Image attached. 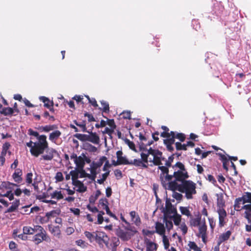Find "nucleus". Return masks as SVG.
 <instances>
[{
    "mask_svg": "<svg viewBox=\"0 0 251 251\" xmlns=\"http://www.w3.org/2000/svg\"><path fill=\"white\" fill-rule=\"evenodd\" d=\"M3 187H4L6 189H13L15 187L19 186L17 184L10 182L9 181L3 182L2 183Z\"/></svg>",
    "mask_w": 251,
    "mask_h": 251,
    "instance_id": "nucleus-39",
    "label": "nucleus"
},
{
    "mask_svg": "<svg viewBox=\"0 0 251 251\" xmlns=\"http://www.w3.org/2000/svg\"><path fill=\"white\" fill-rule=\"evenodd\" d=\"M216 195L217 197V205L218 209H225L224 207L225 206V201L224 200L223 194H217Z\"/></svg>",
    "mask_w": 251,
    "mask_h": 251,
    "instance_id": "nucleus-17",
    "label": "nucleus"
},
{
    "mask_svg": "<svg viewBox=\"0 0 251 251\" xmlns=\"http://www.w3.org/2000/svg\"><path fill=\"white\" fill-rule=\"evenodd\" d=\"M22 171L20 169H16L15 172L13 174L12 177L14 181L17 184L22 183L23 181L22 177Z\"/></svg>",
    "mask_w": 251,
    "mask_h": 251,
    "instance_id": "nucleus-14",
    "label": "nucleus"
},
{
    "mask_svg": "<svg viewBox=\"0 0 251 251\" xmlns=\"http://www.w3.org/2000/svg\"><path fill=\"white\" fill-rule=\"evenodd\" d=\"M242 199L243 200V204L246 202H249L251 203V192H245L242 197Z\"/></svg>",
    "mask_w": 251,
    "mask_h": 251,
    "instance_id": "nucleus-35",
    "label": "nucleus"
},
{
    "mask_svg": "<svg viewBox=\"0 0 251 251\" xmlns=\"http://www.w3.org/2000/svg\"><path fill=\"white\" fill-rule=\"evenodd\" d=\"M0 113L5 116L12 115L14 113V109L11 107H4L0 111Z\"/></svg>",
    "mask_w": 251,
    "mask_h": 251,
    "instance_id": "nucleus-36",
    "label": "nucleus"
},
{
    "mask_svg": "<svg viewBox=\"0 0 251 251\" xmlns=\"http://www.w3.org/2000/svg\"><path fill=\"white\" fill-rule=\"evenodd\" d=\"M179 210L182 215L187 217L191 216V212L188 207L180 206Z\"/></svg>",
    "mask_w": 251,
    "mask_h": 251,
    "instance_id": "nucleus-42",
    "label": "nucleus"
},
{
    "mask_svg": "<svg viewBox=\"0 0 251 251\" xmlns=\"http://www.w3.org/2000/svg\"><path fill=\"white\" fill-rule=\"evenodd\" d=\"M23 233L25 234H33L35 233L36 226L34 228H31L30 226H25L23 227Z\"/></svg>",
    "mask_w": 251,
    "mask_h": 251,
    "instance_id": "nucleus-34",
    "label": "nucleus"
},
{
    "mask_svg": "<svg viewBox=\"0 0 251 251\" xmlns=\"http://www.w3.org/2000/svg\"><path fill=\"white\" fill-rule=\"evenodd\" d=\"M106 157L103 156L101 157L97 162H93L91 165V170L94 171L95 172H97V169L102 165L104 162L106 160Z\"/></svg>",
    "mask_w": 251,
    "mask_h": 251,
    "instance_id": "nucleus-13",
    "label": "nucleus"
},
{
    "mask_svg": "<svg viewBox=\"0 0 251 251\" xmlns=\"http://www.w3.org/2000/svg\"><path fill=\"white\" fill-rule=\"evenodd\" d=\"M89 134H83L76 133L74 135V137L82 142L89 141L94 144H99L100 141V137L96 132H89Z\"/></svg>",
    "mask_w": 251,
    "mask_h": 251,
    "instance_id": "nucleus-4",
    "label": "nucleus"
},
{
    "mask_svg": "<svg viewBox=\"0 0 251 251\" xmlns=\"http://www.w3.org/2000/svg\"><path fill=\"white\" fill-rule=\"evenodd\" d=\"M61 132L58 130L50 133L49 135V140L52 142H55L61 136Z\"/></svg>",
    "mask_w": 251,
    "mask_h": 251,
    "instance_id": "nucleus-24",
    "label": "nucleus"
},
{
    "mask_svg": "<svg viewBox=\"0 0 251 251\" xmlns=\"http://www.w3.org/2000/svg\"><path fill=\"white\" fill-rule=\"evenodd\" d=\"M146 251H153L156 250L157 248V244L150 241L149 240H146Z\"/></svg>",
    "mask_w": 251,
    "mask_h": 251,
    "instance_id": "nucleus-22",
    "label": "nucleus"
},
{
    "mask_svg": "<svg viewBox=\"0 0 251 251\" xmlns=\"http://www.w3.org/2000/svg\"><path fill=\"white\" fill-rule=\"evenodd\" d=\"M91 174H88L87 176V177H88L89 179H91V180L95 181L97 175L99 173V172H95L94 171H93L92 170H90Z\"/></svg>",
    "mask_w": 251,
    "mask_h": 251,
    "instance_id": "nucleus-49",
    "label": "nucleus"
},
{
    "mask_svg": "<svg viewBox=\"0 0 251 251\" xmlns=\"http://www.w3.org/2000/svg\"><path fill=\"white\" fill-rule=\"evenodd\" d=\"M126 142L130 149L134 151H136L135 144L132 141H130L129 140L126 139Z\"/></svg>",
    "mask_w": 251,
    "mask_h": 251,
    "instance_id": "nucleus-62",
    "label": "nucleus"
},
{
    "mask_svg": "<svg viewBox=\"0 0 251 251\" xmlns=\"http://www.w3.org/2000/svg\"><path fill=\"white\" fill-rule=\"evenodd\" d=\"M75 163L78 167L82 168L84 165V162L81 156L78 157L75 160Z\"/></svg>",
    "mask_w": 251,
    "mask_h": 251,
    "instance_id": "nucleus-46",
    "label": "nucleus"
},
{
    "mask_svg": "<svg viewBox=\"0 0 251 251\" xmlns=\"http://www.w3.org/2000/svg\"><path fill=\"white\" fill-rule=\"evenodd\" d=\"M241 202H243V200L242 199V197L236 199L234 205L235 210L236 211H239L240 210V204Z\"/></svg>",
    "mask_w": 251,
    "mask_h": 251,
    "instance_id": "nucleus-43",
    "label": "nucleus"
},
{
    "mask_svg": "<svg viewBox=\"0 0 251 251\" xmlns=\"http://www.w3.org/2000/svg\"><path fill=\"white\" fill-rule=\"evenodd\" d=\"M36 229L35 232L39 231V233L36 234L33 237V241L36 244L38 245L43 241H48L50 240V238L47 235L46 231L42 226H36Z\"/></svg>",
    "mask_w": 251,
    "mask_h": 251,
    "instance_id": "nucleus-5",
    "label": "nucleus"
},
{
    "mask_svg": "<svg viewBox=\"0 0 251 251\" xmlns=\"http://www.w3.org/2000/svg\"><path fill=\"white\" fill-rule=\"evenodd\" d=\"M163 242L165 249H168L170 246L169 241L167 236L165 235H162Z\"/></svg>",
    "mask_w": 251,
    "mask_h": 251,
    "instance_id": "nucleus-52",
    "label": "nucleus"
},
{
    "mask_svg": "<svg viewBox=\"0 0 251 251\" xmlns=\"http://www.w3.org/2000/svg\"><path fill=\"white\" fill-rule=\"evenodd\" d=\"M165 209H163V212L164 213V216H169V212L170 210L174 207L171 203V202L169 199H167L165 202Z\"/></svg>",
    "mask_w": 251,
    "mask_h": 251,
    "instance_id": "nucleus-19",
    "label": "nucleus"
},
{
    "mask_svg": "<svg viewBox=\"0 0 251 251\" xmlns=\"http://www.w3.org/2000/svg\"><path fill=\"white\" fill-rule=\"evenodd\" d=\"M128 165H134L136 167H142L144 168H147L148 165L142 162L141 159H134L133 160L129 161Z\"/></svg>",
    "mask_w": 251,
    "mask_h": 251,
    "instance_id": "nucleus-20",
    "label": "nucleus"
},
{
    "mask_svg": "<svg viewBox=\"0 0 251 251\" xmlns=\"http://www.w3.org/2000/svg\"><path fill=\"white\" fill-rule=\"evenodd\" d=\"M95 236V241L99 244L100 246L103 247V245H105L106 247H108L109 239L105 232L97 231Z\"/></svg>",
    "mask_w": 251,
    "mask_h": 251,
    "instance_id": "nucleus-8",
    "label": "nucleus"
},
{
    "mask_svg": "<svg viewBox=\"0 0 251 251\" xmlns=\"http://www.w3.org/2000/svg\"><path fill=\"white\" fill-rule=\"evenodd\" d=\"M231 235V232L228 230L220 235L218 238V246H219L223 242L227 240Z\"/></svg>",
    "mask_w": 251,
    "mask_h": 251,
    "instance_id": "nucleus-16",
    "label": "nucleus"
},
{
    "mask_svg": "<svg viewBox=\"0 0 251 251\" xmlns=\"http://www.w3.org/2000/svg\"><path fill=\"white\" fill-rule=\"evenodd\" d=\"M123 152L122 151H118L116 152L117 160L115 163H114V166L118 165H128L129 161L126 159L125 157L122 156Z\"/></svg>",
    "mask_w": 251,
    "mask_h": 251,
    "instance_id": "nucleus-10",
    "label": "nucleus"
},
{
    "mask_svg": "<svg viewBox=\"0 0 251 251\" xmlns=\"http://www.w3.org/2000/svg\"><path fill=\"white\" fill-rule=\"evenodd\" d=\"M169 176H171L169 178H166L167 175L165 174L164 176H159V179L161 184H163L164 186L166 185L167 181H171L173 177H175L177 181H180L181 183H183V181H187L186 179H187L189 176L187 170L185 171H175L173 175L169 174Z\"/></svg>",
    "mask_w": 251,
    "mask_h": 251,
    "instance_id": "nucleus-2",
    "label": "nucleus"
},
{
    "mask_svg": "<svg viewBox=\"0 0 251 251\" xmlns=\"http://www.w3.org/2000/svg\"><path fill=\"white\" fill-rule=\"evenodd\" d=\"M60 214V211L58 210H52L50 212H47L46 214L48 217L49 220L52 218L56 217Z\"/></svg>",
    "mask_w": 251,
    "mask_h": 251,
    "instance_id": "nucleus-40",
    "label": "nucleus"
},
{
    "mask_svg": "<svg viewBox=\"0 0 251 251\" xmlns=\"http://www.w3.org/2000/svg\"><path fill=\"white\" fill-rule=\"evenodd\" d=\"M217 212L219 215V226L220 227H223L226 224V212L225 209H217Z\"/></svg>",
    "mask_w": 251,
    "mask_h": 251,
    "instance_id": "nucleus-11",
    "label": "nucleus"
},
{
    "mask_svg": "<svg viewBox=\"0 0 251 251\" xmlns=\"http://www.w3.org/2000/svg\"><path fill=\"white\" fill-rule=\"evenodd\" d=\"M20 200L17 199L12 203V205L10 206L5 212L6 213H11L14 212L17 210L20 205Z\"/></svg>",
    "mask_w": 251,
    "mask_h": 251,
    "instance_id": "nucleus-23",
    "label": "nucleus"
},
{
    "mask_svg": "<svg viewBox=\"0 0 251 251\" xmlns=\"http://www.w3.org/2000/svg\"><path fill=\"white\" fill-rule=\"evenodd\" d=\"M244 217L247 219L250 225H246V230L248 232L251 231V213L244 212Z\"/></svg>",
    "mask_w": 251,
    "mask_h": 251,
    "instance_id": "nucleus-31",
    "label": "nucleus"
},
{
    "mask_svg": "<svg viewBox=\"0 0 251 251\" xmlns=\"http://www.w3.org/2000/svg\"><path fill=\"white\" fill-rule=\"evenodd\" d=\"M73 184L78 188L77 191L79 192H84L87 190V187L85 186L84 184L80 180H76L73 182Z\"/></svg>",
    "mask_w": 251,
    "mask_h": 251,
    "instance_id": "nucleus-21",
    "label": "nucleus"
},
{
    "mask_svg": "<svg viewBox=\"0 0 251 251\" xmlns=\"http://www.w3.org/2000/svg\"><path fill=\"white\" fill-rule=\"evenodd\" d=\"M74 123L76 126L81 127L83 132H87L86 122L85 121H83L81 123H78L76 120H75L74 121Z\"/></svg>",
    "mask_w": 251,
    "mask_h": 251,
    "instance_id": "nucleus-41",
    "label": "nucleus"
},
{
    "mask_svg": "<svg viewBox=\"0 0 251 251\" xmlns=\"http://www.w3.org/2000/svg\"><path fill=\"white\" fill-rule=\"evenodd\" d=\"M132 221H134L136 225H138L141 223V220L139 215L135 211H131L129 213Z\"/></svg>",
    "mask_w": 251,
    "mask_h": 251,
    "instance_id": "nucleus-28",
    "label": "nucleus"
},
{
    "mask_svg": "<svg viewBox=\"0 0 251 251\" xmlns=\"http://www.w3.org/2000/svg\"><path fill=\"white\" fill-rule=\"evenodd\" d=\"M196 184L191 180L183 181L180 184L179 191L185 194L186 198L188 199H192L193 195L197 193L196 190Z\"/></svg>",
    "mask_w": 251,
    "mask_h": 251,
    "instance_id": "nucleus-3",
    "label": "nucleus"
},
{
    "mask_svg": "<svg viewBox=\"0 0 251 251\" xmlns=\"http://www.w3.org/2000/svg\"><path fill=\"white\" fill-rule=\"evenodd\" d=\"M188 246L191 249H193L195 251H201L200 249L194 242H190L188 244Z\"/></svg>",
    "mask_w": 251,
    "mask_h": 251,
    "instance_id": "nucleus-50",
    "label": "nucleus"
},
{
    "mask_svg": "<svg viewBox=\"0 0 251 251\" xmlns=\"http://www.w3.org/2000/svg\"><path fill=\"white\" fill-rule=\"evenodd\" d=\"M206 230H207V226L204 223L202 225H201L199 226V234L201 235V237L202 239V241L204 242H205V239L206 237Z\"/></svg>",
    "mask_w": 251,
    "mask_h": 251,
    "instance_id": "nucleus-25",
    "label": "nucleus"
},
{
    "mask_svg": "<svg viewBox=\"0 0 251 251\" xmlns=\"http://www.w3.org/2000/svg\"><path fill=\"white\" fill-rule=\"evenodd\" d=\"M17 244L14 241H10L9 244V248L12 251H16Z\"/></svg>",
    "mask_w": 251,
    "mask_h": 251,
    "instance_id": "nucleus-64",
    "label": "nucleus"
},
{
    "mask_svg": "<svg viewBox=\"0 0 251 251\" xmlns=\"http://www.w3.org/2000/svg\"><path fill=\"white\" fill-rule=\"evenodd\" d=\"M45 151H46L47 154L42 155L40 158L41 160L43 159L45 160L50 161L53 159L54 157V153H56L55 150L52 148L49 149V147Z\"/></svg>",
    "mask_w": 251,
    "mask_h": 251,
    "instance_id": "nucleus-12",
    "label": "nucleus"
},
{
    "mask_svg": "<svg viewBox=\"0 0 251 251\" xmlns=\"http://www.w3.org/2000/svg\"><path fill=\"white\" fill-rule=\"evenodd\" d=\"M169 219H173L176 226H179L181 222V216L180 215H173L169 216Z\"/></svg>",
    "mask_w": 251,
    "mask_h": 251,
    "instance_id": "nucleus-33",
    "label": "nucleus"
},
{
    "mask_svg": "<svg viewBox=\"0 0 251 251\" xmlns=\"http://www.w3.org/2000/svg\"><path fill=\"white\" fill-rule=\"evenodd\" d=\"M176 138L178 139L180 142H184L185 140L186 136L184 133H177Z\"/></svg>",
    "mask_w": 251,
    "mask_h": 251,
    "instance_id": "nucleus-53",
    "label": "nucleus"
},
{
    "mask_svg": "<svg viewBox=\"0 0 251 251\" xmlns=\"http://www.w3.org/2000/svg\"><path fill=\"white\" fill-rule=\"evenodd\" d=\"M201 217H197L196 218H191L190 221V226H200Z\"/></svg>",
    "mask_w": 251,
    "mask_h": 251,
    "instance_id": "nucleus-37",
    "label": "nucleus"
},
{
    "mask_svg": "<svg viewBox=\"0 0 251 251\" xmlns=\"http://www.w3.org/2000/svg\"><path fill=\"white\" fill-rule=\"evenodd\" d=\"M147 151V153H145L143 152H142L141 153V160L143 162H144L146 164H148V162H149V160H148V157L149 155H151V154H149V150Z\"/></svg>",
    "mask_w": 251,
    "mask_h": 251,
    "instance_id": "nucleus-45",
    "label": "nucleus"
},
{
    "mask_svg": "<svg viewBox=\"0 0 251 251\" xmlns=\"http://www.w3.org/2000/svg\"><path fill=\"white\" fill-rule=\"evenodd\" d=\"M39 221L41 224H44L48 223L50 221V220L47 216V215L46 214L45 216L40 217Z\"/></svg>",
    "mask_w": 251,
    "mask_h": 251,
    "instance_id": "nucleus-58",
    "label": "nucleus"
},
{
    "mask_svg": "<svg viewBox=\"0 0 251 251\" xmlns=\"http://www.w3.org/2000/svg\"><path fill=\"white\" fill-rule=\"evenodd\" d=\"M174 156L175 154H173L168 157V160H166L165 166H159L158 167V169L160 170L161 172L159 176H164L165 174L167 175L166 178H169L171 177L169 176V167H170L172 166V163L174 159Z\"/></svg>",
    "mask_w": 251,
    "mask_h": 251,
    "instance_id": "nucleus-7",
    "label": "nucleus"
},
{
    "mask_svg": "<svg viewBox=\"0 0 251 251\" xmlns=\"http://www.w3.org/2000/svg\"><path fill=\"white\" fill-rule=\"evenodd\" d=\"M78 171L76 170H72L70 172V175L72 176V180L73 182L77 180L78 177Z\"/></svg>",
    "mask_w": 251,
    "mask_h": 251,
    "instance_id": "nucleus-47",
    "label": "nucleus"
},
{
    "mask_svg": "<svg viewBox=\"0 0 251 251\" xmlns=\"http://www.w3.org/2000/svg\"><path fill=\"white\" fill-rule=\"evenodd\" d=\"M117 235L123 241H127L130 238L128 233L121 229L118 231Z\"/></svg>",
    "mask_w": 251,
    "mask_h": 251,
    "instance_id": "nucleus-26",
    "label": "nucleus"
},
{
    "mask_svg": "<svg viewBox=\"0 0 251 251\" xmlns=\"http://www.w3.org/2000/svg\"><path fill=\"white\" fill-rule=\"evenodd\" d=\"M107 124L113 129H115L116 127L114 119H108Z\"/></svg>",
    "mask_w": 251,
    "mask_h": 251,
    "instance_id": "nucleus-57",
    "label": "nucleus"
},
{
    "mask_svg": "<svg viewBox=\"0 0 251 251\" xmlns=\"http://www.w3.org/2000/svg\"><path fill=\"white\" fill-rule=\"evenodd\" d=\"M149 154L152 155L153 158L152 159L149 160L150 162H152L153 165L159 166H163L162 162H161V156L163 155L162 151L158 149H153L150 148L149 149Z\"/></svg>",
    "mask_w": 251,
    "mask_h": 251,
    "instance_id": "nucleus-6",
    "label": "nucleus"
},
{
    "mask_svg": "<svg viewBox=\"0 0 251 251\" xmlns=\"http://www.w3.org/2000/svg\"><path fill=\"white\" fill-rule=\"evenodd\" d=\"M85 236L88 238L91 243L95 241L96 240V234H97V231L93 232H90L88 231H86L84 233Z\"/></svg>",
    "mask_w": 251,
    "mask_h": 251,
    "instance_id": "nucleus-29",
    "label": "nucleus"
},
{
    "mask_svg": "<svg viewBox=\"0 0 251 251\" xmlns=\"http://www.w3.org/2000/svg\"><path fill=\"white\" fill-rule=\"evenodd\" d=\"M28 133L30 135H32L36 137L38 140H39V137H40V135H39V133L37 131H34L31 128H29L28 130Z\"/></svg>",
    "mask_w": 251,
    "mask_h": 251,
    "instance_id": "nucleus-54",
    "label": "nucleus"
},
{
    "mask_svg": "<svg viewBox=\"0 0 251 251\" xmlns=\"http://www.w3.org/2000/svg\"><path fill=\"white\" fill-rule=\"evenodd\" d=\"M55 178L56 181L57 182L62 181L64 179V177L62 173L60 172H58L56 174Z\"/></svg>",
    "mask_w": 251,
    "mask_h": 251,
    "instance_id": "nucleus-56",
    "label": "nucleus"
},
{
    "mask_svg": "<svg viewBox=\"0 0 251 251\" xmlns=\"http://www.w3.org/2000/svg\"><path fill=\"white\" fill-rule=\"evenodd\" d=\"M56 128H57V126L55 125H47L43 127V130L45 132H49L50 131L54 130Z\"/></svg>",
    "mask_w": 251,
    "mask_h": 251,
    "instance_id": "nucleus-48",
    "label": "nucleus"
},
{
    "mask_svg": "<svg viewBox=\"0 0 251 251\" xmlns=\"http://www.w3.org/2000/svg\"><path fill=\"white\" fill-rule=\"evenodd\" d=\"M48 228L49 231L54 236L59 237L61 234V231L59 226H53L52 225H49Z\"/></svg>",
    "mask_w": 251,
    "mask_h": 251,
    "instance_id": "nucleus-18",
    "label": "nucleus"
},
{
    "mask_svg": "<svg viewBox=\"0 0 251 251\" xmlns=\"http://www.w3.org/2000/svg\"><path fill=\"white\" fill-rule=\"evenodd\" d=\"M84 115L85 117H86L88 118V121L89 122H94L96 121V120H95V118L94 117V116H93V115L87 112H85V113L84 114Z\"/></svg>",
    "mask_w": 251,
    "mask_h": 251,
    "instance_id": "nucleus-59",
    "label": "nucleus"
},
{
    "mask_svg": "<svg viewBox=\"0 0 251 251\" xmlns=\"http://www.w3.org/2000/svg\"><path fill=\"white\" fill-rule=\"evenodd\" d=\"M155 232L159 234L161 236L164 235L165 234V227L163 224L160 223L159 222H157L155 223Z\"/></svg>",
    "mask_w": 251,
    "mask_h": 251,
    "instance_id": "nucleus-15",
    "label": "nucleus"
},
{
    "mask_svg": "<svg viewBox=\"0 0 251 251\" xmlns=\"http://www.w3.org/2000/svg\"><path fill=\"white\" fill-rule=\"evenodd\" d=\"M102 108H100L99 109L102 111L103 113H108L109 112V105L108 102L104 101L103 100H101L100 101Z\"/></svg>",
    "mask_w": 251,
    "mask_h": 251,
    "instance_id": "nucleus-32",
    "label": "nucleus"
},
{
    "mask_svg": "<svg viewBox=\"0 0 251 251\" xmlns=\"http://www.w3.org/2000/svg\"><path fill=\"white\" fill-rule=\"evenodd\" d=\"M177 181L175 179V180L174 181H172V180L171 181H167V184L165 186H164L163 184L161 185L165 189H168L173 191H175L176 190L179 191L180 184H178Z\"/></svg>",
    "mask_w": 251,
    "mask_h": 251,
    "instance_id": "nucleus-9",
    "label": "nucleus"
},
{
    "mask_svg": "<svg viewBox=\"0 0 251 251\" xmlns=\"http://www.w3.org/2000/svg\"><path fill=\"white\" fill-rule=\"evenodd\" d=\"M48 143L47 141V136L41 135L39 137V140L34 142L33 148L30 149L31 154L35 157H38L43 154L45 151L48 148Z\"/></svg>",
    "mask_w": 251,
    "mask_h": 251,
    "instance_id": "nucleus-1",
    "label": "nucleus"
},
{
    "mask_svg": "<svg viewBox=\"0 0 251 251\" xmlns=\"http://www.w3.org/2000/svg\"><path fill=\"white\" fill-rule=\"evenodd\" d=\"M100 204L102 206V208L108 206V201L106 198H102L99 201Z\"/></svg>",
    "mask_w": 251,
    "mask_h": 251,
    "instance_id": "nucleus-60",
    "label": "nucleus"
},
{
    "mask_svg": "<svg viewBox=\"0 0 251 251\" xmlns=\"http://www.w3.org/2000/svg\"><path fill=\"white\" fill-rule=\"evenodd\" d=\"M180 228L182 232L183 235H185L187 233L188 228L185 223H183L181 224Z\"/></svg>",
    "mask_w": 251,
    "mask_h": 251,
    "instance_id": "nucleus-61",
    "label": "nucleus"
},
{
    "mask_svg": "<svg viewBox=\"0 0 251 251\" xmlns=\"http://www.w3.org/2000/svg\"><path fill=\"white\" fill-rule=\"evenodd\" d=\"M103 209H105L106 214L109 215L110 217L113 218L115 220H118L117 216L110 211L108 206H106L105 207H103Z\"/></svg>",
    "mask_w": 251,
    "mask_h": 251,
    "instance_id": "nucleus-55",
    "label": "nucleus"
},
{
    "mask_svg": "<svg viewBox=\"0 0 251 251\" xmlns=\"http://www.w3.org/2000/svg\"><path fill=\"white\" fill-rule=\"evenodd\" d=\"M175 146L177 151H186L187 150L185 144H182L180 142H177L175 143Z\"/></svg>",
    "mask_w": 251,
    "mask_h": 251,
    "instance_id": "nucleus-44",
    "label": "nucleus"
},
{
    "mask_svg": "<svg viewBox=\"0 0 251 251\" xmlns=\"http://www.w3.org/2000/svg\"><path fill=\"white\" fill-rule=\"evenodd\" d=\"M50 196L52 199L60 200L63 199L64 197L60 191L55 190L52 193H50Z\"/></svg>",
    "mask_w": 251,
    "mask_h": 251,
    "instance_id": "nucleus-27",
    "label": "nucleus"
},
{
    "mask_svg": "<svg viewBox=\"0 0 251 251\" xmlns=\"http://www.w3.org/2000/svg\"><path fill=\"white\" fill-rule=\"evenodd\" d=\"M176 137H169L163 140L164 143H169L171 144H174L175 142Z\"/></svg>",
    "mask_w": 251,
    "mask_h": 251,
    "instance_id": "nucleus-63",
    "label": "nucleus"
},
{
    "mask_svg": "<svg viewBox=\"0 0 251 251\" xmlns=\"http://www.w3.org/2000/svg\"><path fill=\"white\" fill-rule=\"evenodd\" d=\"M32 176L33 174L32 173H28L26 174L25 177V182L28 184L32 183Z\"/></svg>",
    "mask_w": 251,
    "mask_h": 251,
    "instance_id": "nucleus-51",
    "label": "nucleus"
},
{
    "mask_svg": "<svg viewBox=\"0 0 251 251\" xmlns=\"http://www.w3.org/2000/svg\"><path fill=\"white\" fill-rule=\"evenodd\" d=\"M169 216H164L163 222L165 224V227L168 231H170L173 227V224L171 220H168Z\"/></svg>",
    "mask_w": 251,
    "mask_h": 251,
    "instance_id": "nucleus-30",
    "label": "nucleus"
},
{
    "mask_svg": "<svg viewBox=\"0 0 251 251\" xmlns=\"http://www.w3.org/2000/svg\"><path fill=\"white\" fill-rule=\"evenodd\" d=\"M172 168L175 170V171H176V168L179 169L178 171H186L184 164L181 162H177L174 165L172 166Z\"/></svg>",
    "mask_w": 251,
    "mask_h": 251,
    "instance_id": "nucleus-38",
    "label": "nucleus"
}]
</instances>
